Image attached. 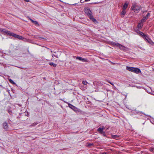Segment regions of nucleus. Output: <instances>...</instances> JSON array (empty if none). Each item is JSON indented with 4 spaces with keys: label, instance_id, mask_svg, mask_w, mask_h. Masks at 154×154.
Instances as JSON below:
<instances>
[{
    "label": "nucleus",
    "instance_id": "nucleus-22",
    "mask_svg": "<svg viewBox=\"0 0 154 154\" xmlns=\"http://www.w3.org/2000/svg\"><path fill=\"white\" fill-rule=\"evenodd\" d=\"M150 14V13H147L146 15V16L145 17H148H148H149V16Z\"/></svg>",
    "mask_w": 154,
    "mask_h": 154
},
{
    "label": "nucleus",
    "instance_id": "nucleus-1",
    "mask_svg": "<svg viewBox=\"0 0 154 154\" xmlns=\"http://www.w3.org/2000/svg\"><path fill=\"white\" fill-rule=\"evenodd\" d=\"M84 11L85 13L93 22H95L97 21L94 18L92 15V13L89 9L87 8H85Z\"/></svg>",
    "mask_w": 154,
    "mask_h": 154
},
{
    "label": "nucleus",
    "instance_id": "nucleus-9",
    "mask_svg": "<svg viewBox=\"0 0 154 154\" xmlns=\"http://www.w3.org/2000/svg\"><path fill=\"white\" fill-rule=\"evenodd\" d=\"M126 13V11H125V10L122 9V11L121 13V16L124 17V15H125Z\"/></svg>",
    "mask_w": 154,
    "mask_h": 154
},
{
    "label": "nucleus",
    "instance_id": "nucleus-14",
    "mask_svg": "<svg viewBox=\"0 0 154 154\" xmlns=\"http://www.w3.org/2000/svg\"><path fill=\"white\" fill-rule=\"evenodd\" d=\"M143 23L141 22H140V23H139L138 24V28H141L143 26Z\"/></svg>",
    "mask_w": 154,
    "mask_h": 154
},
{
    "label": "nucleus",
    "instance_id": "nucleus-21",
    "mask_svg": "<svg viewBox=\"0 0 154 154\" xmlns=\"http://www.w3.org/2000/svg\"><path fill=\"white\" fill-rule=\"evenodd\" d=\"M139 34L140 35L142 36H143V37L145 35L144 33H143V32H140Z\"/></svg>",
    "mask_w": 154,
    "mask_h": 154
},
{
    "label": "nucleus",
    "instance_id": "nucleus-11",
    "mask_svg": "<svg viewBox=\"0 0 154 154\" xmlns=\"http://www.w3.org/2000/svg\"><path fill=\"white\" fill-rule=\"evenodd\" d=\"M103 127H100L98 129L97 131H99L100 133H101L103 131Z\"/></svg>",
    "mask_w": 154,
    "mask_h": 154
},
{
    "label": "nucleus",
    "instance_id": "nucleus-6",
    "mask_svg": "<svg viewBox=\"0 0 154 154\" xmlns=\"http://www.w3.org/2000/svg\"><path fill=\"white\" fill-rule=\"evenodd\" d=\"M76 59L80 61H82L83 62H86L87 61V60L85 59L82 58L81 57H76Z\"/></svg>",
    "mask_w": 154,
    "mask_h": 154
},
{
    "label": "nucleus",
    "instance_id": "nucleus-26",
    "mask_svg": "<svg viewBox=\"0 0 154 154\" xmlns=\"http://www.w3.org/2000/svg\"><path fill=\"white\" fill-rule=\"evenodd\" d=\"M37 124L36 123H33L31 125V126H35Z\"/></svg>",
    "mask_w": 154,
    "mask_h": 154
},
{
    "label": "nucleus",
    "instance_id": "nucleus-4",
    "mask_svg": "<svg viewBox=\"0 0 154 154\" xmlns=\"http://www.w3.org/2000/svg\"><path fill=\"white\" fill-rule=\"evenodd\" d=\"M114 44H115L116 46L118 47L121 50H125V49L126 48L124 46H123L119 43H114Z\"/></svg>",
    "mask_w": 154,
    "mask_h": 154
},
{
    "label": "nucleus",
    "instance_id": "nucleus-36",
    "mask_svg": "<svg viewBox=\"0 0 154 154\" xmlns=\"http://www.w3.org/2000/svg\"><path fill=\"white\" fill-rule=\"evenodd\" d=\"M0 52H1V51H0Z\"/></svg>",
    "mask_w": 154,
    "mask_h": 154
},
{
    "label": "nucleus",
    "instance_id": "nucleus-3",
    "mask_svg": "<svg viewBox=\"0 0 154 154\" xmlns=\"http://www.w3.org/2000/svg\"><path fill=\"white\" fill-rule=\"evenodd\" d=\"M131 9L133 10L135 12L138 13L141 9V7L140 6L135 5L131 7Z\"/></svg>",
    "mask_w": 154,
    "mask_h": 154
},
{
    "label": "nucleus",
    "instance_id": "nucleus-27",
    "mask_svg": "<svg viewBox=\"0 0 154 154\" xmlns=\"http://www.w3.org/2000/svg\"><path fill=\"white\" fill-rule=\"evenodd\" d=\"M69 106L70 108H71L72 106H73L71 104H69Z\"/></svg>",
    "mask_w": 154,
    "mask_h": 154
},
{
    "label": "nucleus",
    "instance_id": "nucleus-10",
    "mask_svg": "<svg viewBox=\"0 0 154 154\" xmlns=\"http://www.w3.org/2000/svg\"><path fill=\"white\" fill-rule=\"evenodd\" d=\"M6 34L10 36H12L13 37L14 33H12L10 31H8Z\"/></svg>",
    "mask_w": 154,
    "mask_h": 154
},
{
    "label": "nucleus",
    "instance_id": "nucleus-20",
    "mask_svg": "<svg viewBox=\"0 0 154 154\" xmlns=\"http://www.w3.org/2000/svg\"><path fill=\"white\" fill-rule=\"evenodd\" d=\"M9 81L10 83H12L13 84H15V82L11 79H9Z\"/></svg>",
    "mask_w": 154,
    "mask_h": 154
},
{
    "label": "nucleus",
    "instance_id": "nucleus-7",
    "mask_svg": "<svg viewBox=\"0 0 154 154\" xmlns=\"http://www.w3.org/2000/svg\"><path fill=\"white\" fill-rule=\"evenodd\" d=\"M128 3L127 2H126L123 6L122 9L125 10L128 7Z\"/></svg>",
    "mask_w": 154,
    "mask_h": 154
},
{
    "label": "nucleus",
    "instance_id": "nucleus-2",
    "mask_svg": "<svg viewBox=\"0 0 154 154\" xmlns=\"http://www.w3.org/2000/svg\"><path fill=\"white\" fill-rule=\"evenodd\" d=\"M126 69L129 71L134 72L137 74L141 72V71L140 69L137 68L127 66Z\"/></svg>",
    "mask_w": 154,
    "mask_h": 154
},
{
    "label": "nucleus",
    "instance_id": "nucleus-23",
    "mask_svg": "<svg viewBox=\"0 0 154 154\" xmlns=\"http://www.w3.org/2000/svg\"><path fill=\"white\" fill-rule=\"evenodd\" d=\"M118 136L117 135H114L112 136V137L113 138L115 139L116 137H117Z\"/></svg>",
    "mask_w": 154,
    "mask_h": 154
},
{
    "label": "nucleus",
    "instance_id": "nucleus-32",
    "mask_svg": "<svg viewBox=\"0 0 154 154\" xmlns=\"http://www.w3.org/2000/svg\"><path fill=\"white\" fill-rule=\"evenodd\" d=\"M85 0V1H90V0Z\"/></svg>",
    "mask_w": 154,
    "mask_h": 154
},
{
    "label": "nucleus",
    "instance_id": "nucleus-33",
    "mask_svg": "<svg viewBox=\"0 0 154 154\" xmlns=\"http://www.w3.org/2000/svg\"><path fill=\"white\" fill-rule=\"evenodd\" d=\"M51 52H52V51H51Z\"/></svg>",
    "mask_w": 154,
    "mask_h": 154
},
{
    "label": "nucleus",
    "instance_id": "nucleus-13",
    "mask_svg": "<svg viewBox=\"0 0 154 154\" xmlns=\"http://www.w3.org/2000/svg\"><path fill=\"white\" fill-rule=\"evenodd\" d=\"M29 19L32 21V22L34 24H35V25H36L38 24V23L37 22V21L33 20H32V19H31L30 18Z\"/></svg>",
    "mask_w": 154,
    "mask_h": 154
},
{
    "label": "nucleus",
    "instance_id": "nucleus-8",
    "mask_svg": "<svg viewBox=\"0 0 154 154\" xmlns=\"http://www.w3.org/2000/svg\"><path fill=\"white\" fill-rule=\"evenodd\" d=\"M3 126L5 129L7 130L8 129V124L6 122L4 123L3 124Z\"/></svg>",
    "mask_w": 154,
    "mask_h": 154
},
{
    "label": "nucleus",
    "instance_id": "nucleus-15",
    "mask_svg": "<svg viewBox=\"0 0 154 154\" xmlns=\"http://www.w3.org/2000/svg\"><path fill=\"white\" fill-rule=\"evenodd\" d=\"M143 38L144 39H145L147 41L148 40H149V37L146 35H145L143 37Z\"/></svg>",
    "mask_w": 154,
    "mask_h": 154
},
{
    "label": "nucleus",
    "instance_id": "nucleus-19",
    "mask_svg": "<svg viewBox=\"0 0 154 154\" xmlns=\"http://www.w3.org/2000/svg\"><path fill=\"white\" fill-rule=\"evenodd\" d=\"M82 83L85 85H86L88 83V82L86 81H83L82 82Z\"/></svg>",
    "mask_w": 154,
    "mask_h": 154
},
{
    "label": "nucleus",
    "instance_id": "nucleus-25",
    "mask_svg": "<svg viewBox=\"0 0 154 154\" xmlns=\"http://www.w3.org/2000/svg\"><path fill=\"white\" fill-rule=\"evenodd\" d=\"M101 134H102L104 136H105V133L103 131Z\"/></svg>",
    "mask_w": 154,
    "mask_h": 154
},
{
    "label": "nucleus",
    "instance_id": "nucleus-24",
    "mask_svg": "<svg viewBox=\"0 0 154 154\" xmlns=\"http://www.w3.org/2000/svg\"><path fill=\"white\" fill-rule=\"evenodd\" d=\"M93 145V143H89L88 144V146H91Z\"/></svg>",
    "mask_w": 154,
    "mask_h": 154
},
{
    "label": "nucleus",
    "instance_id": "nucleus-30",
    "mask_svg": "<svg viewBox=\"0 0 154 154\" xmlns=\"http://www.w3.org/2000/svg\"><path fill=\"white\" fill-rule=\"evenodd\" d=\"M109 83L110 84H111V85H113V83H111V82H109Z\"/></svg>",
    "mask_w": 154,
    "mask_h": 154
},
{
    "label": "nucleus",
    "instance_id": "nucleus-29",
    "mask_svg": "<svg viewBox=\"0 0 154 154\" xmlns=\"http://www.w3.org/2000/svg\"><path fill=\"white\" fill-rule=\"evenodd\" d=\"M107 153L106 152H104L102 153V154H107Z\"/></svg>",
    "mask_w": 154,
    "mask_h": 154
},
{
    "label": "nucleus",
    "instance_id": "nucleus-18",
    "mask_svg": "<svg viewBox=\"0 0 154 154\" xmlns=\"http://www.w3.org/2000/svg\"><path fill=\"white\" fill-rule=\"evenodd\" d=\"M49 64L51 66H53L54 67H55L57 66L56 64L54 63H53L52 62L50 63H49Z\"/></svg>",
    "mask_w": 154,
    "mask_h": 154
},
{
    "label": "nucleus",
    "instance_id": "nucleus-35",
    "mask_svg": "<svg viewBox=\"0 0 154 154\" xmlns=\"http://www.w3.org/2000/svg\"><path fill=\"white\" fill-rule=\"evenodd\" d=\"M53 56H54V55H53V56H52L53 57Z\"/></svg>",
    "mask_w": 154,
    "mask_h": 154
},
{
    "label": "nucleus",
    "instance_id": "nucleus-34",
    "mask_svg": "<svg viewBox=\"0 0 154 154\" xmlns=\"http://www.w3.org/2000/svg\"><path fill=\"white\" fill-rule=\"evenodd\" d=\"M53 56H54V55H53V56H52L53 57Z\"/></svg>",
    "mask_w": 154,
    "mask_h": 154
},
{
    "label": "nucleus",
    "instance_id": "nucleus-12",
    "mask_svg": "<svg viewBox=\"0 0 154 154\" xmlns=\"http://www.w3.org/2000/svg\"><path fill=\"white\" fill-rule=\"evenodd\" d=\"M148 19V17H143L141 20L140 22L143 23L146 21V20Z\"/></svg>",
    "mask_w": 154,
    "mask_h": 154
},
{
    "label": "nucleus",
    "instance_id": "nucleus-17",
    "mask_svg": "<svg viewBox=\"0 0 154 154\" xmlns=\"http://www.w3.org/2000/svg\"><path fill=\"white\" fill-rule=\"evenodd\" d=\"M147 41L149 43H150L152 45H153L154 44V43L152 41L150 40V39L149 40H148Z\"/></svg>",
    "mask_w": 154,
    "mask_h": 154
},
{
    "label": "nucleus",
    "instance_id": "nucleus-16",
    "mask_svg": "<svg viewBox=\"0 0 154 154\" xmlns=\"http://www.w3.org/2000/svg\"><path fill=\"white\" fill-rule=\"evenodd\" d=\"M0 30L2 32H3L4 33H5V34H6L7 33V32L8 31H6V30H5V29H0Z\"/></svg>",
    "mask_w": 154,
    "mask_h": 154
},
{
    "label": "nucleus",
    "instance_id": "nucleus-31",
    "mask_svg": "<svg viewBox=\"0 0 154 154\" xmlns=\"http://www.w3.org/2000/svg\"><path fill=\"white\" fill-rule=\"evenodd\" d=\"M24 0L27 2H29V0Z\"/></svg>",
    "mask_w": 154,
    "mask_h": 154
},
{
    "label": "nucleus",
    "instance_id": "nucleus-28",
    "mask_svg": "<svg viewBox=\"0 0 154 154\" xmlns=\"http://www.w3.org/2000/svg\"><path fill=\"white\" fill-rule=\"evenodd\" d=\"M153 149H153V148H151V149H150V151H153Z\"/></svg>",
    "mask_w": 154,
    "mask_h": 154
},
{
    "label": "nucleus",
    "instance_id": "nucleus-5",
    "mask_svg": "<svg viewBox=\"0 0 154 154\" xmlns=\"http://www.w3.org/2000/svg\"><path fill=\"white\" fill-rule=\"evenodd\" d=\"M13 37L17 38L18 39L20 40H22L24 38L22 36L16 35L15 34H14V35Z\"/></svg>",
    "mask_w": 154,
    "mask_h": 154
}]
</instances>
